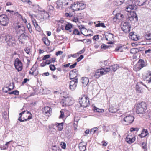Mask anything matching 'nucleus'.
I'll return each instance as SVG.
<instances>
[{
    "mask_svg": "<svg viewBox=\"0 0 151 151\" xmlns=\"http://www.w3.org/2000/svg\"><path fill=\"white\" fill-rule=\"evenodd\" d=\"M18 120L20 122L27 121L32 118V115L29 111H24L19 114Z\"/></svg>",
    "mask_w": 151,
    "mask_h": 151,
    "instance_id": "f257e3e1",
    "label": "nucleus"
},
{
    "mask_svg": "<svg viewBox=\"0 0 151 151\" xmlns=\"http://www.w3.org/2000/svg\"><path fill=\"white\" fill-rule=\"evenodd\" d=\"M147 109V104L145 103L142 102L137 105L136 111L138 114H143Z\"/></svg>",
    "mask_w": 151,
    "mask_h": 151,
    "instance_id": "f03ea898",
    "label": "nucleus"
},
{
    "mask_svg": "<svg viewBox=\"0 0 151 151\" xmlns=\"http://www.w3.org/2000/svg\"><path fill=\"white\" fill-rule=\"evenodd\" d=\"M134 119L133 116L129 115L122 118L121 122L124 125H128L132 124L134 121Z\"/></svg>",
    "mask_w": 151,
    "mask_h": 151,
    "instance_id": "7ed1b4c3",
    "label": "nucleus"
},
{
    "mask_svg": "<svg viewBox=\"0 0 151 151\" xmlns=\"http://www.w3.org/2000/svg\"><path fill=\"white\" fill-rule=\"evenodd\" d=\"M121 26L122 29L125 33H127L130 32L131 26L129 22H122Z\"/></svg>",
    "mask_w": 151,
    "mask_h": 151,
    "instance_id": "20e7f679",
    "label": "nucleus"
},
{
    "mask_svg": "<svg viewBox=\"0 0 151 151\" xmlns=\"http://www.w3.org/2000/svg\"><path fill=\"white\" fill-rule=\"evenodd\" d=\"M9 22V19L7 16L5 14L0 15V24L3 26L7 25Z\"/></svg>",
    "mask_w": 151,
    "mask_h": 151,
    "instance_id": "39448f33",
    "label": "nucleus"
},
{
    "mask_svg": "<svg viewBox=\"0 0 151 151\" xmlns=\"http://www.w3.org/2000/svg\"><path fill=\"white\" fill-rule=\"evenodd\" d=\"M5 40L9 45H13L16 43V41L14 37L10 35H8L6 36Z\"/></svg>",
    "mask_w": 151,
    "mask_h": 151,
    "instance_id": "423d86ee",
    "label": "nucleus"
},
{
    "mask_svg": "<svg viewBox=\"0 0 151 151\" xmlns=\"http://www.w3.org/2000/svg\"><path fill=\"white\" fill-rule=\"evenodd\" d=\"M72 1L70 0H58L57 1V4L58 3H62V4H60V5H62L65 7H68V6L69 5H70V8H72Z\"/></svg>",
    "mask_w": 151,
    "mask_h": 151,
    "instance_id": "0eeeda50",
    "label": "nucleus"
},
{
    "mask_svg": "<svg viewBox=\"0 0 151 151\" xmlns=\"http://www.w3.org/2000/svg\"><path fill=\"white\" fill-rule=\"evenodd\" d=\"M14 65L15 68L18 72L21 71L23 68L22 63L18 58L15 60Z\"/></svg>",
    "mask_w": 151,
    "mask_h": 151,
    "instance_id": "6e6552de",
    "label": "nucleus"
},
{
    "mask_svg": "<svg viewBox=\"0 0 151 151\" xmlns=\"http://www.w3.org/2000/svg\"><path fill=\"white\" fill-rule=\"evenodd\" d=\"M77 83L78 79L71 81L70 83V89L72 91L74 90L76 88Z\"/></svg>",
    "mask_w": 151,
    "mask_h": 151,
    "instance_id": "1a4fd4ad",
    "label": "nucleus"
},
{
    "mask_svg": "<svg viewBox=\"0 0 151 151\" xmlns=\"http://www.w3.org/2000/svg\"><path fill=\"white\" fill-rule=\"evenodd\" d=\"M42 113L47 116H49L50 114L52 113V109L50 107L46 106L42 109Z\"/></svg>",
    "mask_w": 151,
    "mask_h": 151,
    "instance_id": "9d476101",
    "label": "nucleus"
},
{
    "mask_svg": "<svg viewBox=\"0 0 151 151\" xmlns=\"http://www.w3.org/2000/svg\"><path fill=\"white\" fill-rule=\"evenodd\" d=\"M147 0H129V1L131 2L134 5H138L139 6H142L144 5Z\"/></svg>",
    "mask_w": 151,
    "mask_h": 151,
    "instance_id": "9b49d317",
    "label": "nucleus"
},
{
    "mask_svg": "<svg viewBox=\"0 0 151 151\" xmlns=\"http://www.w3.org/2000/svg\"><path fill=\"white\" fill-rule=\"evenodd\" d=\"M137 6L134 4H133V5L132 4H129L127 7L126 9V10L128 12H130V14H132L133 12H135L134 11H132V10H136L137 9Z\"/></svg>",
    "mask_w": 151,
    "mask_h": 151,
    "instance_id": "f8f14e48",
    "label": "nucleus"
},
{
    "mask_svg": "<svg viewBox=\"0 0 151 151\" xmlns=\"http://www.w3.org/2000/svg\"><path fill=\"white\" fill-rule=\"evenodd\" d=\"M135 140V137L134 135L129 134L127 135L126 140L129 144H131Z\"/></svg>",
    "mask_w": 151,
    "mask_h": 151,
    "instance_id": "ddd939ff",
    "label": "nucleus"
},
{
    "mask_svg": "<svg viewBox=\"0 0 151 151\" xmlns=\"http://www.w3.org/2000/svg\"><path fill=\"white\" fill-rule=\"evenodd\" d=\"M78 72L76 69H74L70 73V77L71 79L73 80L77 79L76 77L77 76Z\"/></svg>",
    "mask_w": 151,
    "mask_h": 151,
    "instance_id": "4468645a",
    "label": "nucleus"
},
{
    "mask_svg": "<svg viewBox=\"0 0 151 151\" xmlns=\"http://www.w3.org/2000/svg\"><path fill=\"white\" fill-rule=\"evenodd\" d=\"M16 29L17 34L19 35H20L25 32L24 27H21L20 25H18L17 27H16Z\"/></svg>",
    "mask_w": 151,
    "mask_h": 151,
    "instance_id": "2eb2a0df",
    "label": "nucleus"
},
{
    "mask_svg": "<svg viewBox=\"0 0 151 151\" xmlns=\"http://www.w3.org/2000/svg\"><path fill=\"white\" fill-rule=\"evenodd\" d=\"M28 37V36L27 35V33L25 32L24 33L18 36V39L19 41L21 42L22 43H23V40H26L27 37Z\"/></svg>",
    "mask_w": 151,
    "mask_h": 151,
    "instance_id": "dca6fc26",
    "label": "nucleus"
},
{
    "mask_svg": "<svg viewBox=\"0 0 151 151\" xmlns=\"http://www.w3.org/2000/svg\"><path fill=\"white\" fill-rule=\"evenodd\" d=\"M142 85H143V83L141 82L137 83L136 86V91L139 93H141L142 91Z\"/></svg>",
    "mask_w": 151,
    "mask_h": 151,
    "instance_id": "f3484780",
    "label": "nucleus"
},
{
    "mask_svg": "<svg viewBox=\"0 0 151 151\" xmlns=\"http://www.w3.org/2000/svg\"><path fill=\"white\" fill-rule=\"evenodd\" d=\"M83 99V98L81 97L79 101L80 107H79L77 109L78 111H82L83 110H84V108L85 107L84 105L85 103H83L82 101Z\"/></svg>",
    "mask_w": 151,
    "mask_h": 151,
    "instance_id": "a211bd4d",
    "label": "nucleus"
},
{
    "mask_svg": "<svg viewBox=\"0 0 151 151\" xmlns=\"http://www.w3.org/2000/svg\"><path fill=\"white\" fill-rule=\"evenodd\" d=\"M119 68V66L117 64L114 65L107 68L108 69H107L108 70H107V71L109 72L110 71H115Z\"/></svg>",
    "mask_w": 151,
    "mask_h": 151,
    "instance_id": "6ab92c4d",
    "label": "nucleus"
},
{
    "mask_svg": "<svg viewBox=\"0 0 151 151\" xmlns=\"http://www.w3.org/2000/svg\"><path fill=\"white\" fill-rule=\"evenodd\" d=\"M134 18L137 19V16L135 12H133L132 14H130V15L128 16L127 20L131 22L134 20Z\"/></svg>",
    "mask_w": 151,
    "mask_h": 151,
    "instance_id": "aec40b11",
    "label": "nucleus"
},
{
    "mask_svg": "<svg viewBox=\"0 0 151 151\" xmlns=\"http://www.w3.org/2000/svg\"><path fill=\"white\" fill-rule=\"evenodd\" d=\"M13 86V87L12 88H9L8 87H4L2 89L3 91L5 93H7L8 91L14 89V83H10L9 86Z\"/></svg>",
    "mask_w": 151,
    "mask_h": 151,
    "instance_id": "412c9836",
    "label": "nucleus"
},
{
    "mask_svg": "<svg viewBox=\"0 0 151 151\" xmlns=\"http://www.w3.org/2000/svg\"><path fill=\"white\" fill-rule=\"evenodd\" d=\"M148 134V132L147 130L146 129H143L142 130V132L138 136L142 138L145 137Z\"/></svg>",
    "mask_w": 151,
    "mask_h": 151,
    "instance_id": "4be33fe9",
    "label": "nucleus"
},
{
    "mask_svg": "<svg viewBox=\"0 0 151 151\" xmlns=\"http://www.w3.org/2000/svg\"><path fill=\"white\" fill-rule=\"evenodd\" d=\"M107 68H102L100 69H98V71L99 72L101 76L105 74L107 72H109V71H107V70H108Z\"/></svg>",
    "mask_w": 151,
    "mask_h": 151,
    "instance_id": "5701e85b",
    "label": "nucleus"
},
{
    "mask_svg": "<svg viewBox=\"0 0 151 151\" xmlns=\"http://www.w3.org/2000/svg\"><path fill=\"white\" fill-rule=\"evenodd\" d=\"M41 17L40 18L41 19H46L49 17V14L46 12L44 11L41 14Z\"/></svg>",
    "mask_w": 151,
    "mask_h": 151,
    "instance_id": "b1692460",
    "label": "nucleus"
},
{
    "mask_svg": "<svg viewBox=\"0 0 151 151\" xmlns=\"http://www.w3.org/2000/svg\"><path fill=\"white\" fill-rule=\"evenodd\" d=\"M137 63L141 68L146 66L147 65V64L145 63L144 60L142 59H139Z\"/></svg>",
    "mask_w": 151,
    "mask_h": 151,
    "instance_id": "393cba45",
    "label": "nucleus"
},
{
    "mask_svg": "<svg viewBox=\"0 0 151 151\" xmlns=\"http://www.w3.org/2000/svg\"><path fill=\"white\" fill-rule=\"evenodd\" d=\"M7 12H9L12 14H14L17 17H18L19 18H22V16L21 14H19L18 12H14L13 11H11L9 10H7Z\"/></svg>",
    "mask_w": 151,
    "mask_h": 151,
    "instance_id": "a878e982",
    "label": "nucleus"
},
{
    "mask_svg": "<svg viewBox=\"0 0 151 151\" xmlns=\"http://www.w3.org/2000/svg\"><path fill=\"white\" fill-rule=\"evenodd\" d=\"M114 35L112 33L108 34L106 35V38L107 40L110 41L114 39Z\"/></svg>",
    "mask_w": 151,
    "mask_h": 151,
    "instance_id": "bb28decb",
    "label": "nucleus"
},
{
    "mask_svg": "<svg viewBox=\"0 0 151 151\" xmlns=\"http://www.w3.org/2000/svg\"><path fill=\"white\" fill-rule=\"evenodd\" d=\"M72 26L71 24L70 23H68L66 24L65 27V29L66 30H69L70 32H72Z\"/></svg>",
    "mask_w": 151,
    "mask_h": 151,
    "instance_id": "cd10ccee",
    "label": "nucleus"
},
{
    "mask_svg": "<svg viewBox=\"0 0 151 151\" xmlns=\"http://www.w3.org/2000/svg\"><path fill=\"white\" fill-rule=\"evenodd\" d=\"M55 125L58 127V130L59 131H61L63 128V123H57L55 124Z\"/></svg>",
    "mask_w": 151,
    "mask_h": 151,
    "instance_id": "c85d7f7f",
    "label": "nucleus"
},
{
    "mask_svg": "<svg viewBox=\"0 0 151 151\" xmlns=\"http://www.w3.org/2000/svg\"><path fill=\"white\" fill-rule=\"evenodd\" d=\"M84 143V142H83L80 143L79 144V148L80 151H85V146L84 145H83Z\"/></svg>",
    "mask_w": 151,
    "mask_h": 151,
    "instance_id": "c756f323",
    "label": "nucleus"
},
{
    "mask_svg": "<svg viewBox=\"0 0 151 151\" xmlns=\"http://www.w3.org/2000/svg\"><path fill=\"white\" fill-rule=\"evenodd\" d=\"M94 111L96 112L99 113H103L104 112V110L98 108L95 106L94 107L93 109Z\"/></svg>",
    "mask_w": 151,
    "mask_h": 151,
    "instance_id": "7c9ffc66",
    "label": "nucleus"
},
{
    "mask_svg": "<svg viewBox=\"0 0 151 151\" xmlns=\"http://www.w3.org/2000/svg\"><path fill=\"white\" fill-rule=\"evenodd\" d=\"M42 40L44 43L47 46H49L50 45V42L48 38L44 37L43 38Z\"/></svg>",
    "mask_w": 151,
    "mask_h": 151,
    "instance_id": "2f4dec72",
    "label": "nucleus"
},
{
    "mask_svg": "<svg viewBox=\"0 0 151 151\" xmlns=\"http://www.w3.org/2000/svg\"><path fill=\"white\" fill-rule=\"evenodd\" d=\"M78 5L79 6L78 8V10H79L83 9L85 8V5H84V3H79L78 4Z\"/></svg>",
    "mask_w": 151,
    "mask_h": 151,
    "instance_id": "473e14b6",
    "label": "nucleus"
},
{
    "mask_svg": "<svg viewBox=\"0 0 151 151\" xmlns=\"http://www.w3.org/2000/svg\"><path fill=\"white\" fill-rule=\"evenodd\" d=\"M64 100H65V104H68H68H71V103H70L71 101V99L69 97H67L66 98H65Z\"/></svg>",
    "mask_w": 151,
    "mask_h": 151,
    "instance_id": "72a5a7b5",
    "label": "nucleus"
},
{
    "mask_svg": "<svg viewBox=\"0 0 151 151\" xmlns=\"http://www.w3.org/2000/svg\"><path fill=\"white\" fill-rule=\"evenodd\" d=\"M141 69V68L139 66V65L137 63L134 67V70L135 71H138Z\"/></svg>",
    "mask_w": 151,
    "mask_h": 151,
    "instance_id": "f704fd0d",
    "label": "nucleus"
},
{
    "mask_svg": "<svg viewBox=\"0 0 151 151\" xmlns=\"http://www.w3.org/2000/svg\"><path fill=\"white\" fill-rule=\"evenodd\" d=\"M23 2L28 4L29 5L34 6L30 0H21Z\"/></svg>",
    "mask_w": 151,
    "mask_h": 151,
    "instance_id": "c9c22d12",
    "label": "nucleus"
},
{
    "mask_svg": "<svg viewBox=\"0 0 151 151\" xmlns=\"http://www.w3.org/2000/svg\"><path fill=\"white\" fill-rule=\"evenodd\" d=\"M12 142V141L6 142V144L4 145L2 147V148L3 150H6L7 149L9 145L10 142Z\"/></svg>",
    "mask_w": 151,
    "mask_h": 151,
    "instance_id": "e433bc0d",
    "label": "nucleus"
},
{
    "mask_svg": "<svg viewBox=\"0 0 151 151\" xmlns=\"http://www.w3.org/2000/svg\"><path fill=\"white\" fill-rule=\"evenodd\" d=\"M19 92L17 90H16L12 92H9L8 93V94H14L15 95H19Z\"/></svg>",
    "mask_w": 151,
    "mask_h": 151,
    "instance_id": "4c0bfd02",
    "label": "nucleus"
},
{
    "mask_svg": "<svg viewBox=\"0 0 151 151\" xmlns=\"http://www.w3.org/2000/svg\"><path fill=\"white\" fill-rule=\"evenodd\" d=\"M123 17V15L120 13L117 14L116 15V17L117 19H121Z\"/></svg>",
    "mask_w": 151,
    "mask_h": 151,
    "instance_id": "58836bf2",
    "label": "nucleus"
},
{
    "mask_svg": "<svg viewBox=\"0 0 151 151\" xmlns=\"http://www.w3.org/2000/svg\"><path fill=\"white\" fill-rule=\"evenodd\" d=\"M142 148L144 149H146L147 148V144L145 142H143L141 143Z\"/></svg>",
    "mask_w": 151,
    "mask_h": 151,
    "instance_id": "ea45409f",
    "label": "nucleus"
},
{
    "mask_svg": "<svg viewBox=\"0 0 151 151\" xmlns=\"http://www.w3.org/2000/svg\"><path fill=\"white\" fill-rule=\"evenodd\" d=\"M97 127H95L91 129L90 131V133L92 134H94L97 131Z\"/></svg>",
    "mask_w": 151,
    "mask_h": 151,
    "instance_id": "a19ab883",
    "label": "nucleus"
},
{
    "mask_svg": "<svg viewBox=\"0 0 151 151\" xmlns=\"http://www.w3.org/2000/svg\"><path fill=\"white\" fill-rule=\"evenodd\" d=\"M32 22L34 26L35 27V28H37V27H39V26H38V24L36 22V21L35 19H32Z\"/></svg>",
    "mask_w": 151,
    "mask_h": 151,
    "instance_id": "79ce46f5",
    "label": "nucleus"
},
{
    "mask_svg": "<svg viewBox=\"0 0 151 151\" xmlns=\"http://www.w3.org/2000/svg\"><path fill=\"white\" fill-rule=\"evenodd\" d=\"M96 27H105L106 26L104 25V23H99L96 25Z\"/></svg>",
    "mask_w": 151,
    "mask_h": 151,
    "instance_id": "37998d69",
    "label": "nucleus"
},
{
    "mask_svg": "<svg viewBox=\"0 0 151 151\" xmlns=\"http://www.w3.org/2000/svg\"><path fill=\"white\" fill-rule=\"evenodd\" d=\"M50 70L52 71H54L56 69V67L54 65L51 64L49 66Z\"/></svg>",
    "mask_w": 151,
    "mask_h": 151,
    "instance_id": "c03bdc74",
    "label": "nucleus"
},
{
    "mask_svg": "<svg viewBox=\"0 0 151 151\" xmlns=\"http://www.w3.org/2000/svg\"><path fill=\"white\" fill-rule=\"evenodd\" d=\"M27 27L30 33H31L32 31V29L30 24H28L27 25Z\"/></svg>",
    "mask_w": 151,
    "mask_h": 151,
    "instance_id": "a18cd8bd",
    "label": "nucleus"
},
{
    "mask_svg": "<svg viewBox=\"0 0 151 151\" xmlns=\"http://www.w3.org/2000/svg\"><path fill=\"white\" fill-rule=\"evenodd\" d=\"M145 38L147 40H151V34L149 33L145 35Z\"/></svg>",
    "mask_w": 151,
    "mask_h": 151,
    "instance_id": "49530a36",
    "label": "nucleus"
},
{
    "mask_svg": "<svg viewBox=\"0 0 151 151\" xmlns=\"http://www.w3.org/2000/svg\"><path fill=\"white\" fill-rule=\"evenodd\" d=\"M72 34L79 35L80 34V32L77 29H75L73 30Z\"/></svg>",
    "mask_w": 151,
    "mask_h": 151,
    "instance_id": "de8ad7c7",
    "label": "nucleus"
},
{
    "mask_svg": "<svg viewBox=\"0 0 151 151\" xmlns=\"http://www.w3.org/2000/svg\"><path fill=\"white\" fill-rule=\"evenodd\" d=\"M73 15V14L70 12L66 13L65 14V16L67 17H72Z\"/></svg>",
    "mask_w": 151,
    "mask_h": 151,
    "instance_id": "09e8293b",
    "label": "nucleus"
},
{
    "mask_svg": "<svg viewBox=\"0 0 151 151\" xmlns=\"http://www.w3.org/2000/svg\"><path fill=\"white\" fill-rule=\"evenodd\" d=\"M101 75L100 74V73L99 71H98V70H97L96 71V72L95 73V76L96 78H99V77Z\"/></svg>",
    "mask_w": 151,
    "mask_h": 151,
    "instance_id": "8fccbe9b",
    "label": "nucleus"
},
{
    "mask_svg": "<svg viewBox=\"0 0 151 151\" xmlns=\"http://www.w3.org/2000/svg\"><path fill=\"white\" fill-rule=\"evenodd\" d=\"M79 120V119L78 118H76V117H75L74 122V124L75 125H76V126H77V125L78 124V122Z\"/></svg>",
    "mask_w": 151,
    "mask_h": 151,
    "instance_id": "3c124183",
    "label": "nucleus"
},
{
    "mask_svg": "<svg viewBox=\"0 0 151 151\" xmlns=\"http://www.w3.org/2000/svg\"><path fill=\"white\" fill-rule=\"evenodd\" d=\"M131 39L134 41H137L138 40V37L135 35H133V37H131Z\"/></svg>",
    "mask_w": 151,
    "mask_h": 151,
    "instance_id": "603ef678",
    "label": "nucleus"
},
{
    "mask_svg": "<svg viewBox=\"0 0 151 151\" xmlns=\"http://www.w3.org/2000/svg\"><path fill=\"white\" fill-rule=\"evenodd\" d=\"M109 47L108 46L104 44H102L101 46V47L102 49H104V50H106Z\"/></svg>",
    "mask_w": 151,
    "mask_h": 151,
    "instance_id": "864d4df0",
    "label": "nucleus"
},
{
    "mask_svg": "<svg viewBox=\"0 0 151 151\" xmlns=\"http://www.w3.org/2000/svg\"><path fill=\"white\" fill-rule=\"evenodd\" d=\"M139 130V129L137 128H134L133 127H132L130 129V131L131 132H132L133 131H136V132H137Z\"/></svg>",
    "mask_w": 151,
    "mask_h": 151,
    "instance_id": "5fc2aeb1",
    "label": "nucleus"
},
{
    "mask_svg": "<svg viewBox=\"0 0 151 151\" xmlns=\"http://www.w3.org/2000/svg\"><path fill=\"white\" fill-rule=\"evenodd\" d=\"M50 56V55H45L42 58V60H44L49 58Z\"/></svg>",
    "mask_w": 151,
    "mask_h": 151,
    "instance_id": "6e6d98bb",
    "label": "nucleus"
},
{
    "mask_svg": "<svg viewBox=\"0 0 151 151\" xmlns=\"http://www.w3.org/2000/svg\"><path fill=\"white\" fill-rule=\"evenodd\" d=\"M84 58V56L83 55H81L77 59V60L78 62L80 61Z\"/></svg>",
    "mask_w": 151,
    "mask_h": 151,
    "instance_id": "4d7b16f0",
    "label": "nucleus"
},
{
    "mask_svg": "<svg viewBox=\"0 0 151 151\" xmlns=\"http://www.w3.org/2000/svg\"><path fill=\"white\" fill-rule=\"evenodd\" d=\"M121 47H117L115 49V50L116 51H119L120 52H122L123 51V50H121Z\"/></svg>",
    "mask_w": 151,
    "mask_h": 151,
    "instance_id": "13d9d810",
    "label": "nucleus"
},
{
    "mask_svg": "<svg viewBox=\"0 0 151 151\" xmlns=\"http://www.w3.org/2000/svg\"><path fill=\"white\" fill-rule=\"evenodd\" d=\"M77 62H76L74 64H73L70 65V69H72V68H74L76 66V65H77Z\"/></svg>",
    "mask_w": 151,
    "mask_h": 151,
    "instance_id": "bf43d9fd",
    "label": "nucleus"
},
{
    "mask_svg": "<svg viewBox=\"0 0 151 151\" xmlns=\"http://www.w3.org/2000/svg\"><path fill=\"white\" fill-rule=\"evenodd\" d=\"M63 53V52L62 51H59L57 52L56 53V55L57 56L60 55H62Z\"/></svg>",
    "mask_w": 151,
    "mask_h": 151,
    "instance_id": "052dcab7",
    "label": "nucleus"
},
{
    "mask_svg": "<svg viewBox=\"0 0 151 151\" xmlns=\"http://www.w3.org/2000/svg\"><path fill=\"white\" fill-rule=\"evenodd\" d=\"M85 50V48H84L82 50L79 51L77 53V54L78 55L79 54H81L84 52Z\"/></svg>",
    "mask_w": 151,
    "mask_h": 151,
    "instance_id": "680f3d73",
    "label": "nucleus"
},
{
    "mask_svg": "<svg viewBox=\"0 0 151 151\" xmlns=\"http://www.w3.org/2000/svg\"><path fill=\"white\" fill-rule=\"evenodd\" d=\"M78 21V18L77 17H74L73 19V22H77Z\"/></svg>",
    "mask_w": 151,
    "mask_h": 151,
    "instance_id": "e2e57ef3",
    "label": "nucleus"
},
{
    "mask_svg": "<svg viewBox=\"0 0 151 151\" xmlns=\"http://www.w3.org/2000/svg\"><path fill=\"white\" fill-rule=\"evenodd\" d=\"M99 36L98 35H95L93 37V39L95 40H97L99 38Z\"/></svg>",
    "mask_w": 151,
    "mask_h": 151,
    "instance_id": "0e129e2a",
    "label": "nucleus"
},
{
    "mask_svg": "<svg viewBox=\"0 0 151 151\" xmlns=\"http://www.w3.org/2000/svg\"><path fill=\"white\" fill-rule=\"evenodd\" d=\"M78 27L79 29H85V27L84 25H80Z\"/></svg>",
    "mask_w": 151,
    "mask_h": 151,
    "instance_id": "69168bd1",
    "label": "nucleus"
},
{
    "mask_svg": "<svg viewBox=\"0 0 151 151\" xmlns=\"http://www.w3.org/2000/svg\"><path fill=\"white\" fill-rule=\"evenodd\" d=\"M46 65L45 61L44 62H42V63L40 64V66L41 67H44Z\"/></svg>",
    "mask_w": 151,
    "mask_h": 151,
    "instance_id": "338daca9",
    "label": "nucleus"
},
{
    "mask_svg": "<svg viewBox=\"0 0 151 151\" xmlns=\"http://www.w3.org/2000/svg\"><path fill=\"white\" fill-rule=\"evenodd\" d=\"M12 4V3L11 2H7L6 3V6L11 5Z\"/></svg>",
    "mask_w": 151,
    "mask_h": 151,
    "instance_id": "774afa93",
    "label": "nucleus"
}]
</instances>
